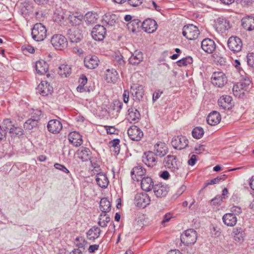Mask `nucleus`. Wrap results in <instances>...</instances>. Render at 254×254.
<instances>
[{
  "mask_svg": "<svg viewBox=\"0 0 254 254\" xmlns=\"http://www.w3.org/2000/svg\"><path fill=\"white\" fill-rule=\"evenodd\" d=\"M101 233L100 229L96 226L92 227L87 232V237L89 240H94L98 238Z\"/></svg>",
  "mask_w": 254,
  "mask_h": 254,
  "instance_id": "nucleus-39",
  "label": "nucleus"
},
{
  "mask_svg": "<svg viewBox=\"0 0 254 254\" xmlns=\"http://www.w3.org/2000/svg\"><path fill=\"white\" fill-rule=\"evenodd\" d=\"M35 68L37 72L40 74H44L48 71V64L44 61L36 62Z\"/></svg>",
  "mask_w": 254,
  "mask_h": 254,
  "instance_id": "nucleus-36",
  "label": "nucleus"
},
{
  "mask_svg": "<svg viewBox=\"0 0 254 254\" xmlns=\"http://www.w3.org/2000/svg\"><path fill=\"white\" fill-rule=\"evenodd\" d=\"M146 173V170L141 166L134 167L131 171V177L133 181L138 182Z\"/></svg>",
  "mask_w": 254,
  "mask_h": 254,
  "instance_id": "nucleus-22",
  "label": "nucleus"
},
{
  "mask_svg": "<svg viewBox=\"0 0 254 254\" xmlns=\"http://www.w3.org/2000/svg\"><path fill=\"white\" fill-rule=\"evenodd\" d=\"M131 93L133 100L139 101L143 97L144 91L142 86L134 84L131 87Z\"/></svg>",
  "mask_w": 254,
  "mask_h": 254,
  "instance_id": "nucleus-24",
  "label": "nucleus"
},
{
  "mask_svg": "<svg viewBox=\"0 0 254 254\" xmlns=\"http://www.w3.org/2000/svg\"><path fill=\"white\" fill-rule=\"evenodd\" d=\"M68 38L72 43L80 42L82 38L81 31L78 27H73L68 30Z\"/></svg>",
  "mask_w": 254,
  "mask_h": 254,
  "instance_id": "nucleus-14",
  "label": "nucleus"
},
{
  "mask_svg": "<svg viewBox=\"0 0 254 254\" xmlns=\"http://www.w3.org/2000/svg\"><path fill=\"white\" fill-rule=\"evenodd\" d=\"M182 33L187 39L192 40L198 37L199 35V31L196 26L190 24L184 26Z\"/></svg>",
  "mask_w": 254,
  "mask_h": 254,
  "instance_id": "nucleus-5",
  "label": "nucleus"
},
{
  "mask_svg": "<svg viewBox=\"0 0 254 254\" xmlns=\"http://www.w3.org/2000/svg\"><path fill=\"white\" fill-rule=\"evenodd\" d=\"M197 235L196 231L192 229L185 231L181 235V241L186 246L193 245L197 240Z\"/></svg>",
  "mask_w": 254,
  "mask_h": 254,
  "instance_id": "nucleus-3",
  "label": "nucleus"
},
{
  "mask_svg": "<svg viewBox=\"0 0 254 254\" xmlns=\"http://www.w3.org/2000/svg\"><path fill=\"white\" fill-rule=\"evenodd\" d=\"M192 136L196 139L201 138L204 134L203 129L201 127H196L192 131Z\"/></svg>",
  "mask_w": 254,
  "mask_h": 254,
  "instance_id": "nucleus-48",
  "label": "nucleus"
},
{
  "mask_svg": "<svg viewBox=\"0 0 254 254\" xmlns=\"http://www.w3.org/2000/svg\"><path fill=\"white\" fill-rule=\"evenodd\" d=\"M129 96V92L128 90H125L123 95V100L125 103L128 102Z\"/></svg>",
  "mask_w": 254,
  "mask_h": 254,
  "instance_id": "nucleus-63",
  "label": "nucleus"
},
{
  "mask_svg": "<svg viewBox=\"0 0 254 254\" xmlns=\"http://www.w3.org/2000/svg\"><path fill=\"white\" fill-rule=\"evenodd\" d=\"M99 59L96 56L88 55L84 60V65L89 69H94L98 65Z\"/></svg>",
  "mask_w": 254,
  "mask_h": 254,
  "instance_id": "nucleus-21",
  "label": "nucleus"
},
{
  "mask_svg": "<svg viewBox=\"0 0 254 254\" xmlns=\"http://www.w3.org/2000/svg\"><path fill=\"white\" fill-rule=\"evenodd\" d=\"M201 48L206 53L211 54L216 49V44L213 40L206 38L201 42Z\"/></svg>",
  "mask_w": 254,
  "mask_h": 254,
  "instance_id": "nucleus-19",
  "label": "nucleus"
},
{
  "mask_svg": "<svg viewBox=\"0 0 254 254\" xmlns=\"http://www.w3.org/2000/svg\"><path fill=\"white\" fill-rule=\"evenodd\" d=\"M226 175H223L219 177H217L213 179L210 180L209 181H208L207 183H206L205 184L204 186L202 188V190L205 189L209 185L216 184L219 183V182H220L222 181H224L226 179Z\"/></svg>",
  "mask_w": 254,
  "mask_h": 254,
  "instance_id": "nucleus-47",
  "label": "nucleus"
},
{
  "mask_svg": "<svg viewBox=\"0 0 254 254\" xmlns=\"http://www.w3.org/2000/svg\"><path fill=\"white\" fill-rule=\"evenodd\" d=\"M247 63L249 66L254 68V53H249L247 55Z\"/></svg>",
  "mask_w": 254,
  "mask_h": 254,
  "instance_id": "nucleus-53",
  "label": "nucleus"
},
{
  "mask_svg": "<svg viewBox=\"0 0 254 254\" xmlns=\"http://www.w3.org/2000/svg\"><path fill=\"white\" fill-rule=\"evenodd\" d=\"M71 67L67 64H61L58 68V73L62 77H66L71 73Z\"/></svg>",
  "mask_w": 254,
  "mask_h": 254,
  "instance_id": "nucleus-40",
  "label": "nucleus"
},
{
  "mask_svg": "<svg viewBox=\"0 0 254 254\" xmlns=\"http://www.w3.org/2000/svg\"><path fill=\"white\" fill-rule=\"evenodd\" d=\"M189 141L185 136L178 135L174 136L171 141L173 147L177 149L181 150L188 146Z\"/></svg>",
  "mask_w": 254,
  "mask_h": 254,
  "instance_id": "nucleus-9",
  "label": "nucleus"
},
{
  "mask_svg": "<svg viewBox=\"0 0 254 254\" xmlns=\"http://www.w3.org/2000/svg\"><path fill=\"white\" fill-rule=\"evenodd\" d=\"M150 202L149 195L145 192L138 193L134 197V203L139 207L144 208L148 205Z\"/></svg>",
  "mask_w": 254,
  "mask_h": 254,
  "instance_id": "nucleus-8",
  "label": "nucleus"
},
{
  "mask_svg": "<svg viewBox=\"0 0 254 254\" xmlns=\"http://www.w3.org/2000/svg\"><path fill=\"white\" fill-rule=\"evenodd\" d=\"M231 213H233L235 216L239 215L242 212V209L241 207L236 205H233L230 208Z\"/></svg>",
  "mask_w": 254,
  "mask_h": 254,
  "instance_id": "nucleus-54",
  "label": "nucleus"
},
{
  "mask_svg": "<svg viewBox=\"0 0 254 254\" xmlns=\"http://www.w3.org/2000/svg\"><path fill=\"white\" fill-rule=\"evenodd\" d=\"M51 42L53 46L58 50L66 48L68 43L66 38L62 34L54 35L51 38Z\"/></svg>",
  "mask_w": 254,
  "mask_h": 254,
  "instance_id": "nucleus-4",
  "label": "nucleus"
},
{
  "mask_svg": "<svg viewBox=\"0 0 254 254\" xmlns=\"http://www.w3.org/2000/svg\"><path fill=\"white\" fill-rule=\"evenodd\" d=\"M97 184L102 188H106L109 184V181L107 176L103 173L98 174L96 176Z\"/></svg>",
  "mask_w": 254,
  "mask_h": 254,
  "instance_id": "nucleus-37",
  "label": "nucleus"
},
{
  "mask_svg": "<svg viewBox=\"0 0 254 254\" xmlns=\"http://www.w3.org/2000/svg\"><path fill=\"white\" fill-rule=\"evenodd\" d=\"M101 168L100 166H97L92 168V169L90 171V174L91 176L93 175H97L98 174L102 173L101 172Z\"/></svg>",
  "mask_w": 254,
  "mask_h": 254,
  "instance_id": "nucleus-61",
  "label": "nucleus"
},
{
  "mask_svg": "<svg viewBox=\"0 0 254 254\" xmlns=\"http://www.w3.org/2000/svg\"><path fill=\"white\" fill-rule=\"evenodd\" d=\"M234 240L239 242L243 241L245 237V232L241 228H236L234 229Z\"/></svg>",
  "mask_w": 254,
  "mask_h": 254,
  "instance_id": "nucleus-44",
  "label": "nucleus"
},
{
  "mask_svg": "<svg viewBox=\"0 0 254 254\" xmlns=\"http://www.w3.org/2000/svg\"><path fill=\"white\" fill-rule=\"evenodd\" d=\"M222 200L223 198L221 196L218 195L211 200V203L214 205H220Z\"/></svg>",
  "mask_w": 254,
  "mask_h": 254,
  "instance_id": "nucleus-58",
  "label": "nucleus"
},
{
  "mask_svg": "<svg viewBox=\"0 0 254 254\" xmlns=\"http://www.w3.org/2000/svg\"><path fill=\"white\" fill-rule=\"evenodd\" d=\"M3 125L6 128H8L9 133L15 134L18 136H21L23 134V130L18 126H15L9 119L4 120Z\"/></svg>",
  "mask_w": 254,
  "mask_h": 254,
  "instance_id": "nucleus-12",
  "label": "nucleus"
},
{
  "mask_svg": "<svg viewBox=\"0 0 254 254\" xmlns=\"http://www.w3.org/2000/svg\"><path fill=\"white\" fill-rule=\"evenodd\" d=\"M8 128H6L2 124V127L0 126V141L5 138Z\"/></svg>",
  "mask_w": 254,
  "mask_h": 254,
  "instance_id": "nucleus-59",
  "label": "nucleus"
},
{
  "mask_svg": "<svg viewBox=\"0 0 254 254\" xmlns=\"http://www.w3.org/2000/svg\"><path fill=\"white\" fill-rule=\"evenodd\" d=\"M222 220L224 223L228 226H234L237 222V218L233 213H226L223 215Z\"/></svg>",
  "mask_w": 254,
  "mask_h": 254,
  "instance_id": "nucleus-32",
  "label": "nucleus"
},
{
  "mask_svg": "<svg viewBox=\"0 0 254 254\" xmlns=\"http://www.w3.org/2000/svg\"><path fill=\"white\" fill-rule=\"evenodd\" d=\"M123 108V104L120 101H114L111 106L110 113L113 117L116 118Z\"/></svg>",
  "mask_w": 254,
  "mask_h": 254,
  "instance_id": "nucleus-38",
  "label": "nucleus"
},
{
  "mask_svg": "<svg viewBox=\"0 0 254 254\" xmlns=\"http://www.w3.org/2000/svg\"><path fill=\"white\" fill-rule=\"evenodd\" d=\"M165 165L168 168L175 171L178 169V164L176 160V158L173 155H168L164 159Z\"/></svg>",
  "mask_w": 254,
  "mask_h": 254,
  "instance_id": "nucleus-29",
  "label": "nucleus"
},
{
  "mask_svg": "<svg viewBox=\"0 0 254 254\" xmlns=\"http://www.w3.org/2000/svg\"><path fill=\"white\" fill-rule=\"evenodd\" d=\"M106 34V28L101 25H96L92 29L91 35L96 41L103 40Z\"/></svg>",
  "mask_w": 254,
  "mask_h": 254,
  "instance_id": "nucleus-10",
  "label": "nucleus"
},
{
  "mask_svg": "<svg viewBox=\"0 0 254 254\" xmlns=\"http://www.w3.org/2000/svg\"><path fill=\"white\" fill-rule=\"evenodd\" d=\"M32 38L36 41H43L47 36V30L42 23L35 24L32 29Z\"/></svg>",
  "mask_w": 254,
  "mask_h": 254,
  "instance_id": "nucleus-2",
  "label": "nucleus"
},
{
  "mask_svg": "<svg viewBox=\"0 0 254 254\" xmlns=\"http://www.w3.org/2000/svg\"><path fill=\"white\" fill-rule=\"evenodd\" d=\"M228 47L233 53H238L241 51L243 44L242 40L237 36L230 37L227 41Z\"/></svg>",
  "mask_w": 254,
  "mask_h": 254,
  "instance_id": "nucleus-6",
  "label": "nucleus"
},
{
  "mask_svg": "<svg viewBox=\"0 0 254 254\" xmlns=\"http://www.w3.org/2000/svg\"><path fill=\"white\" fill-rule=\"evenodd\" d=\"M153 182L152 179L149 177H143L141 180V187L146 191H149L153 189Z\"/></svg>",
  "mask_w": 254,
  "mask_h": 254,
  "instance_id": "nucleus-33",
  "label": "nucleus"
},
{
  "mask_svg": "<svg viewBox=\"0 0 254 254\" xmlns=\"http://www.w3.org/2000/svg\"><path fill=\"white\" fill-rule=\"evenodd\" d=\"M99 207L103 213H107L111 210V203L107 198H103L100 200Z\"/></svg>",
  "mask_w": 254,
  "mask_h": 254,
  "instance_id": "nucleus-41",
  "label": "nucleus"
},
{
  "mask_svg": "<svg viewBox=\"0 0 254 254\" xmlns=\"http://www.w3.org/2000/svg\"><path fill=\"white\" fill-rule=\"evenodd\" d=\"M118 78V73L115 69H108L106 70L105 79L108 82L115 83L117 81Z\"/></svg>",
  "mask_w": 254,
  "mask_h": 254,
  "instance_id": "nucleus-34",
  "label": "nucleus"
},
{
  "mask_svg": "<svg viewBox=\"0 0 254 254\" xmlns=\"http://www.w3.org/2000/svg\"><path fill=\"white\" fill-rule=\"evenodd\" d=\"M107 132L108 134H115L116 129L113 126H105Z\"/></svg>",
  "mask_w": 254,
  "mask_h": 254,
  "instance_id": "nucleus-62",
  "label": "nucleus"
},
{
  "mask_svg": "<svg viewBox=\"0 0 254 254\" xmlns=\"http://www.w3.org/2000/svg\"><path fill=\"white\" fill-rule=\"evenodd\" d=\"M196 161V156L192 155L190 158L188 160V164L190 165L193 166L195 164Z\"/></svg>",
  "mask_w": 254,
  "mask_h": 254,
  "instance_id": "nucleus-64",
  "label": "nucleus"
},
{
  "mask_svg": "<svg viewBox=\"0 0 254 254\" xmlns=\"http://www.w3.org/2000/svg\"><path fill=\"white\" fill-rule=\"evenodd\" d=\"M38 121V118L29 119L24 123V127L25 129L31 130L33 128L37 127Z\"/></svg>",
  "mask_w": 254,
  "mask_h": 254,
  "instance_id": "nucleus-45",
  "label": "nucleus"
},
{
  "mask_svg": "<svg viewBox=\"0 0 254 254\" xmlns=\"http://www.w3.org/2000/svg\"><path fill=\"white\" fill-rule=\"evenodd\" d=\"M143 59V57L142 52L136 51L129 58L128 62L131 64L137 65L142 62Z\"/></svg>",
  "mask_w": 254,
  "mask_h": 254,
  "instance_id": "nucleus-35",
  "label": "nucleus"
},
{
  "mask_svg": "<svg viewBox=\"0 0 254 254\" xmlns=\"http://www.w3.org/2000/svg\"><path fill=\"white\" fill-rule=\"evenodd\" d=\"M77 155L82 161H87L91 158V152L89 148L81 147L77 151Z\"/></svg>",
  "mask_w": 254,
  "mask_h": 254,
  "instance_id": "nucleus-30",
  "label": "nucleus"
},
{
  "mask_svg": "<svg viewBox=\"0 0 254 254\" xmlns=\"http://www.w3.org/2000/svg\"><path fill=\"white\" fill-rule=\"evenodd\" d=\"M104 20L107 23V25L112 26L115 24L117 17L115 14L110 15L109 17H108V16L106 15Z\"/></svg>",
  "mask_w": 254,
  "mask_h": 254,
  "instance_id": "nucleus-50",
  "label": "nucleus"
},
{
  "mask_svg": "<svg viewBox=\"0 0 254 254\" xmlns=\"http://www.w3.org/2000/svg\"><path fill=\"white\" fill-rule=\"evenodd\" d=\"M120 140L118 139H115L110 142V144L112 147H114L115 151L116 153H119L120 151Z\"/></svg>",
  "mask_w": 254,
  "mask_h": 254,
  "instance_id": "nucleus-52",
  "label": "nucleus"
},
{
  "mask_svg": "<svg viewBox=\"0 0 254 254\" xmlns=\"http://www.w3.org/2000/svg\"><path fill=\"white\" fill-rule=\"evenodd\" d=\"M239 71L241 78L239 82L234 85L232 90L235 96L240 98L244 95V92L248 89L251 80L243 70L242 69L243 73L240 70Z\"/></svg>",
  "mask_w": 254,
  "mask_h": 254,
  "instance_id": "nucleus-1",
  "label": "nucleus"
},
{
  "mask_svg": "<svg viewBox=\"0 0 254 254\" xmlns=\"http://www.w3.org/2000/svg\"><path fill=\"white\" fill-rule=\"evenodd\" d=\"M53 89V87L47 81H42L37 87L38 92L44 96L51 94Z\"/></svg>",
  "mask_w": 254,
  "mask_h": 254,
  "instance_id": "nucleus-18",
  "label": "nucleus"
},
{
  "mask_svg": "<svg viewBox=\"0 0 254 254\" xmlns=\"http://www.w3.org/2000/svg\"><path fill=\"white\" fill-rule=\"evenodd\" d=\"M69 141L74 146H79L82 144V136L76 131H72L68 134Z\"/></svg>",
  "mask_w": 254,
  "mask_h": 254,
  "instance_id": "nucleus-27",
  "label": "nucleus"
},
{
  "mask_svg": "<svg viewBox=\"0 0 254 254\" xmlns=\"http://www.w3.org/2000/svg\"><path fill=\"white\" fill-rule=\"evenodd\" d=\"M143 0H127L128 3L133 7H136L140 5Z\"/></svg>",
  "mask_w": 254,
  "mask_h": 254,
  "instance_id": "nucleus-60",
  "label": "nucleus"
},
{
  "mask_svg": "<svg viewBox=\"0 0 254 254\" xmlns=\"http://www.w3.org/2000/svg\"><path fill=\"white\" fill-rule=\"evenodd\" d=\"M84 18L88 23H93L96 19L95 14L91 12H88L85 15Z\"/></svg>",
  "mask_w": 254,
  "mask_h": 254,
  "instance_id": "nucleus-51",
  "label": "nucleus"
},
{
  "mask_svg": "<svg viewBox=\"0 0 254 254\" xmlns=\"http://www.w3.org/2000/svg\"><path fill=\"white\" fill-rule=\"evenodd\" d=\"M242 26L247 31L254 30V16H246L242 19Z\"/></svg>",
  "mask_w": 254,
  "mask_h": 254,
  "instance_id": "nucleus-28",
  "label": "nucleus"
},
{
  "mask_svg": "<svg viewBox=\"0 0 254 254\" xmlns=\"http://www.w3.org/2000/svg\"><path fill=\"white\" fill-rule=\"evenodd\" d=\"M227 82L225 74L222 72H215L211 77V82L215 86L223 87Z\"/></svg>",
  "mask_w": 254,
  "mask_h": 254,
  "instance_id": "nucleus-7",
  "label": "nucleus"
},
{
  "mask_svg": "<svg viewBox=\"0 0 254 254\" xmlns=\"http://www.w3.org/2000/svg\"><path fill=\"white\" fill-rule=\"evenodd\" d=\"M153 150L155 155L162 157L167 154L168 148L164 142L159 141L154 145Z\"/></svg>",
  "mask_w": 254,
  "mask_h": 254,
  "instance_id": "nucleus-17",
  "label": "nucleus"
},
{
  "mask_svg": "<svg viewBox=\"0 0 254 254\" xmlns=\"http://www.w3.org/2000/svg\"><path fill=\"white\" fill-rule=\"evenodd\" d=\"M83 16L81 14H79L76 13L75 14H72L69 15L68 16V19L70 23L73 25H79L83 19Z\"/></svg>",
  "mask_w": 254,
  "mask_h": 254,
  "instance_id": "nucleus-42",
  "label": "nucleus"
},
{
  "mask_svg": "<svg viewBox=\"0 0 254 254\" xmlns=\"http://www.w3.org/2000/svg\"><path fill=\"white\" fill-rule=\"evenodd\" d=\"M220 108L223 110H230L234 105L232 98L229 95H222L218 100Z\"/></svg>",
  "mask_w": 254,
  "mask_h": 254,
  "instance_id": "nucleus-11",
  "label": "nucleus"
},
{
  "mask_svg": "<svg viewBox=\"0 0 254 254\" xmlns=\"http://www.w3.org/2000/svg\"><path fill=\"white\" fill-rule=\"evenodd\" d=\"M129 138L134 141H139L143 136V132L136 126L130 127L127 130Z\"/></svg>",
  "mask_w": 254,
  "mask_h": 254,
  "instance_id": "nucleus-13",
  "label": "nucleus"
},
{
  "mask_svg": "<svg viewBox=\"0 0 254 254\" xmlns=\"http://www.w3.org/2000/svg\"><path fill=\"white\" fill-rule=\"evenodd\" d=\"M215 26L216 29L222 33L230 28L229 22L224 17H219L217 19Z\"/></svg>",
  "mask_w": 254,
  "mask_h": 254,
  "instance_id": "nucleus-26",
  "label": "nucleus"
},
{
  "mask_svg": "<svg viewBox=\"0 0 254 254\" xmlns=\"http://www.w3.org/2000/svg\"><path fill=\"white\" fill-rule=\"evenodd\" d=\"M153 190L155 196L160 198L165 197L169 192L168 186L162 183L155 185Z\"/></svg>",
  "mask_w": 254,
  "mask_h": 254,
  "instance_id": "nucleus-15",
  "label": "nucleus"
},
{
  "mask_svg": "<svg viewBox=\"0 0 254 254\" xmlns=\"http://www.w3.org/2000/svg\"><path fill=\"white\" fill-rule=\"evenodd\" d=\"M48 130L54 134L59 133L63 128V126L60 121L57 120H50L48 125Z\"/></svg>",
  "mask_w": 254,
  "mask_h": 254,
  "instance_id": "nucleus-23",
  "label": "nucleus"
},
{
  "mask_svg": "<svg viewBox=\"0 0 254 254\" xmlns=\"http://www.w3.org/2000/svg\"><path fill=\"white\" fill-rule=\"evenodd\" d=\"M221 119L220 114L216 111H213L208 115L207 122L211 126H215L219 123Z\"/></svg>",
  "mask_w": 254,
  "mask_h": 254,
  "instance_id": "nucleus-31",
  "label": "nucleus"
},
{
  "mask_svg": "<svg viewBox=\"0 0 254 254\" xmlns=\"http://www.w3.org/2000/svg\"><path fill=\"white\" fill-rule=\"evenodd\" d=\"M79 85L77 87V90L80 92L84 91H89V89H86L84 85L87 83V78L84 75H82L78 80Z\"/></svg>",
  "mask_w": 254,
  "mask_h": 254,
  "instance_id": "nucleus-43",
  "label": "nucleus"
},
{
  "mask_svg": "<svg viewBox=\"0 0 254 254\" xmlns=\"http://www.w3.org/2000/svg\"><path fill=\"white\" fill-rule=\"evenodd\" d=\"M142 27L146 32L152 33L157 29V24L155 20L148 18L142 22Z\"/></svg>",
  "mask_w": 254,
  "mask_h": 254,
  "instance_id": "nucleus-20",
  "label": "nucleus"
},
{
  "mask_svg": "<svg viewBox=\"0 0 254 254\" xmlns=\"http://www.w3.org/2000/svg\"><path fill=\"white\" fill-rule=\"evenodd\" d=\"M54 167L56 169L59 170L66 174L71 175L69 170L64 165L59 164L56 163L54 165Z\"/></svg>",
  "mask_w": 254,
  "mask_h": 254,
  "instance_id": "nucleus-56",
  "label": "nucleus"
},
{
  "mask_svg": "<svg viewBox=\"0 0 254 254\" xmlns=\"http://www.w3.org/2000/svg\"><path fill=\"white\" fill-rule=\"evenodd\" d=\"M64 18L63 12H55L54 14V21L57 22L62 21Z\"/></svg>",
  "mask_w": 254,
  "mask_h": 254,
  "instance_id": "nucleus-55",
  "label": "nucleus"
},
{
  "mask_svg": "<svg viewBox=\"0 0 254 254\" xmlns=\"http://www.w3.org/2000/svg\"><path fill=\"white\" fill-rule=\"evenodd\" d=\"M140 118L139 112L134 108H130L128 110L127 119L130 123H137Z\"/></svg>",
  "mask_w": 254,
  "mask_h": 254,
  "instance_id": "nucleus-25",
  "label": "nucleus"
},
{
  "mask_svg": "<svg viewBox=\"0 0 254 254\" xmlns=\"http://www.w3.org/2000/svg\"><path fill=\"white\" fill-rule=\"evenodd\" d=\"M192 59L190 57H187L178 61L177 64L179 66H187L192 64Z\"/></svg>",
  "mask_w": 254,
  "mask_h": 254,
  "instance_id": "nucleus-49",
  "label": "nucleus"
},
{
  "mask_svg": "<svg viewBox=\"0 0 254 254\" xmlns=\"http://www.w3.org/2000/svg\"><path fill=\"white\" fill-rule=\"evenodd\" d=\"M107 213H103L100 215L99 221L98 222L99 225L102 227H105L107 226V223L110 221V218L108 216Z\"/></svg>",
  "mask_w": 254,
  "mask_h": 254,
  "instance_id": "nucleus-46",
  "label": "nucleus"
},
{
  "mask_svg": "<svg viewBox=\"0 0 254 254\" xmlns=\"http://www.w3.org/2000/svg\"><path fill=\"white\" fill-rule=\"evenodd\" d=\"M152 151H147L143 153L142 156V162L148 167H153L156 165V158Z\"/></svg>",
  "mask_w": 254,
  "mask_h": 254,
  "instance_id": "nucleus-16",
  "label": "nucleus"
},
{
  "mask_svg": "<svg viewBox=\"0 0 254 254\" xmlns=\"http://www.w3.org/2000/svg\"><path fill=\"white\" fill-rule=\"evenodd\" d=\"M84 239L82 237H76L75 240V244L79 248L84 247Z\"/></svg>",
  "mask_w": 254,
  "mask_h": 254,
  "instance_id": "nucleus-57",
  "label": "nucleus"
}]
</instances>
